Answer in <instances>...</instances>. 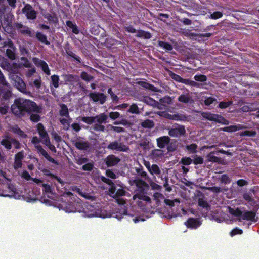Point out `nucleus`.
<instances>
[{
	"label": "nucleus",
	"mask_w": 259,
	"mask_h": 259,
	"mask_svg": "<svg viewBox=\"0 0 259 259\" xmlns=\"http://www.w3.org/2000/svg\"><path fill=\"white\" fill-rule=\"evenodd\" d=\"M142 127L145 128H152L154 126V122L150 119H146L141 122Z\"/></svg>",
	"instance_id": "b1692460"
},
{
	"label": "nucleus",
	"mask_w": 259,
	"mask_h": 259,
	"mask_svg": "<svg viewBox=\"0 0 259 259\" xmlns=\"http://www.w3.org/2000/svg\"><path fill=\"white\" fill-rule=\"evenodd\" d=\"M178 101L184 103H188L190 102L191 98L188 94H182L178 98Z\"/></svg>",
	"instance_id": "c756f323"
},
{
	"label": "nucleus",
	"mask_w": 259,
	"mask_h": 259,
	"mask_svg": "<svg viewBox=\"0 0 259 259\" xmlns=\"http://www.w3.org/2000/svg\"><path fill=\"white\" fill-rule=\"evenodd\" d=\"M67 26L72 29L73 33L77 34L79 33V31L77 28V26L73 24L71 21H67L66 22Z\"/></svg>",
	"instance_id": "7c9ffc66"
},
{
	"label": "nucleus",
	"mask_w": 259,
	"mask_h": 259,
	"mask_svg": "<svg viewBox=\"0 0 259 259\" xmlns=\"http://www.w3.org/2000/svg\"><path fill=\"white\" fill-rule=\"evenodd\" d=\"M107 148L111 150H116L119 152H127L130 149L128 146L117 141L110 142L107 146Z\"/></svg>",
	"instance_id": "20e7f679"
},
{
	"label": "nucleus",
	"mask_w": 259,
	"mask_h": 259,
	"mask_svg": "<svg viewBox=\"0 0 259 259\" xmlns=\"http://www.w3.org/2000/svg\"><path fill=\"white\" fill-rule=\"evenodd\" d=\"M40 142V141L37 136H34L31 140L32 143L35 145V147L37 149L38 152L40 153L48 161L53 164H58L57 161L51 157L42 148L41 146L37 145V144H38Z\"/></svg>",
	"instance_id": "f03ea898"
},
{
	"label": "nucleus",
	"mask_w": 259,
	"mask_h": 259,
	"mask_svg": "<svg viewBox=\"0 0 259 259\" xmlns=\"http://www.w3.org/2000/svg\"><path fill=\"white\" fill-rule=\"evenodd\" d=\"M33 63L37 66L41 68L43 71L48 75L50 74V71L47 64L44 61L39 59L37 58L32 59Z\"/></svg>",
	"instance_id": "9b49d317"
},
{
	"label": "nucleus",
	"mask_w": 259,
	"mask_h": 259,
	"mask_svg": "<svg viewBox=\"0 0 259 259\" xmlns=\"http://www.w3.org/2000/svg\"><path fill=\"white\" fill-rule=\"evenodd\" d=\"M158 45L168 51H171L173 49L172 46L170 44L162 41H159Z\"/></svg>",
	"instance_id": "e433bc0d"
},
{
	"label": "nucleus",
	"mask_w": 259,
	"mask_h": 259,
	"mask_svg": "<svg viewBox=\"0 0 259 259\" xmlns=\"http://www.w3.org/2000/svg\"><path fill=\"white\" fill-rule=\"evenodd\" d=\"M36 37L39 41L46 45L50 44V42L47 40V36L41 32H37Z\"/></svg>",
	"instance_id": "a878e982"
},
{
	"label": "nucleus",
	"mask_w": 259,
	"mask_h": 259,
	"mask_svg": "<svg viewBox=\"0 0 259 259\" xmlns=\"http://www.w3.org/2000/svg\"><path fill=\"white\" fill-rule=\"evenodd\" d=\"M15 27L23 35H27L30 37H33L35 36V32L32 30L28 27L23 25L21 23H15Z\"/></svg>",
	"instance_id": "423d86ee"
},
{
	"label": "nucleus",
	"mask_w": 259,
	"mask_h": 259,
	"mask_svg": "<svg viewBox=\"0 0 259 259\" xmlns=\"http://www.w3.org/2000/svg\"><path fill=\"white\" fill-rule=\"evenodd\" d=\"M6 55L8 58L11 60L15 59V54L14 52L11 49H8L6 50Z\"/></svg>",
	"instance_id": "680f3d73"
},
{
	"label": "nucleus",
	"mask_w": 259,
	"mask_h": 259,
	"mask_svg": "<svg viewBox=\"0 0 259 259\" xmlns=\"http://www.w3.org/2000/svg\"><path fill=\"white\" fill-rule=\"evenodd\" d=\"M94 164L92 163H88L83 165L82 167V169L84 171H91L93 170Z\"/></svg>",
	"instance_id": "6e6d98bb"
},
{
	"label": "nucleus",
	"mask_w": 259,
	"mask_h": 259,
	"mask_svg": "<svg viewBox=\"0 0 259 259\" xmlns=\"http://www.w3.org/2000/svg\"><path fill=\"white\" fill-rule=\"evenodd\" d=\"M120 159L116 156L111 154L108 155L105 159V162L108 167H112L117 165Z\"/></svg>",
	"instance_id": "ddd939ff"
},
{
	"label": "nucleus",
	"mask_w": 259,
	"mask_h": 259,
	"mask_svg": "<svg viewBox=\"0 0 259 259\" xmlns=\"http://www.w3.org/2000/svg\"><path fill=\"white\" fill-rule=\"evenodd\" d=\"M217 99L214 98L209 97L206 98L204 100V104L205 105L209 106L211 104L214 103V102H217Z\"/></svg>",
	"instance_id": "3c124183"
},
{
	"label": "nucleus",
	"mask_w": 259,
	"mask_h": 259,
	"mask_svg": "<svg viewBox=\"0 0 259 259\" xmlns=\"http://www.w3.org/2000/svg\"><path fill=\"white\" fill-rule=\"evenodd\" d=\"M256 134L255 132L253 131H249V130H246L243 131L241 133V136H250V137H253Z\"/></svg>",
	"instance_id": "bf43d9fd"
},
{
	"label": "nucleus",
	"mask_w": 259,
	"mask_h": 259,
	"mask_svg": "<svg viewBox=\"0 0 259 259\" xmlns=\"http://www.w3.org/2000/svg\"><path fill=\"white\" fill-rule=\"evenodd\" d=\"M205 114L206 115L203 116V117L210 121H215L225 125L229 124V121L220 115L212 113H206Z\"/></svg>",
	"instance_id": "0eeeda50"
},
{
	"label": "nucleus",
	"mask_w": 259,
	"mask_h": 259,
	"mask_svg": "<svg viewBox=\"0 0 259 259\" xmlns=\"http://www.w3.org/2000/svg\"><path fill=\"white\" fill-rule=\"evenodd\" d=\"M136 83H138L143 87L148 89L149 90H151L152 91L157 92V90L156 89V88L155 87L154 85L148 83L147 82H135Z\"/></svg>",
	"instance_id": "c85d7f7f"
},
{
	"label": "nucleus",
	"mask_w": 259,
	"mask_h": 259,
	"mask_svg": "<svg viewBox=\"0 0 259 259\" xmlns=\"http://www.w3.org/2000/svg\"><path fill=\"white\" fill-rule=\"evenodd\" d=\"M222 130L226 132H234L238 130V128L236 125H231L229 126H226L222 128Z\"/></svg>",
	"instance_id": "09e8293b"
},
{
	"label": "nucleus",
	"mask_w": 259,
	"mask_h": 259,
	"mask_svg": "<svg viewBox=\"0 0 259 259\" xmlns=\"http://www.w3.org/2000/svg\"><path fill=\"white\" fill-rule=\"evenodd\" d=\"M219 152H220L221 153H225V151L223 150H221L219 151H213L211 152L209 154L207 155L206 158L207 160L209 162H212L213 163H221V159L220 157H218L217 156H215L214 154L215 153H218Z\"/></svg>",
	"instance_id": "4468645a"
},
{
	"label": "nucleus",
	"mask_w": 259,
	"mask_h": 259,
	"mask_svg": "<svg viewBox=\"0 0 259 259\" xmlns=\"http://www.w3.org/2000/svg\"><path fill=\"white\" fill-rule=\"evenodd\" d=\"M1 144L7 149L10 150L12 148V144L8 139H4L2 140Z\"/></svg>",
	"instance_id": "58836bf2"
},
{
	"label": "nucleus",
	"mask_w": 259,
	"mask_h": 259,
	"mask_svg": "<svg viewBox=\"0 0 259 259\" xmlns=\"http://www.w3.org/2000/svg\"><path fill=\"white\" fill-rule=\"evenodd\" d=\"M192 162V159L190 157H183L181 159V163L184 165H189Z\"/></svg>",
	"instance_id": "5fc2aeb1"
},
{
	"label": "nucleus",
	"mask_w": 259,
	"mask_h": 259,
	"mask_svg": "<svg viewBox=\"0 0 259 259\" xmlns=\"http://www.w3.org/2000/svg\"><path fill=\"white\" fill-rule=\"evenodd\" d=\"M165 117L171 120H179V115L178 114H170L169 113H166L165 115Z\"/></svg>",
	"instance_id": "0e129e2a"
},
{
	"label": "nucleus",
	"mask_w": 259,
	"mask_h": 259,
	"mask_svg": "<svg viewBox=\"0 0 259 259\" xmlns=\"http://www.w3.org/2000/svg\"><path fill=\"white\" fill-rule=\"evenodd\" d=\"M90 96L95 102H99L100 104H103L106 100V96L103 93H91Z\"/></svg>",
	"instance_id": "f8f14e48"
},
{
	"label": "nucleus",
	"mask_w": 259,
	"mask_h": 259,
	"mask_svg": "<svg viewBox=\"0 0 259 259\" xmlns=\"http://www.w3.org/2000/svg\"><path fill=\"white\" fill-rule=\"evenodd\" d=\"M81 121L88 124L91 125L95 122V116H87L81 117Z\"/></svg>",
	"instance_id": "c9c22d12"
},
{
	"label": "nucleus",
	"mask_w": 259,
	"mask_h": 259,
	"mask_svg": "<svg viewBox=\"0 0 259 259\" xmlns=\"http://www.w3.org/2000/svg\"><path fill=\"white\" fill-rule=\"evenodd\" d=\"M145 193H137L134 196V197H137L140 200L149 202L151 200L150 197L147 195H145Z\"/></svg>",
	"instance_id": "4c0bfd02"
},
{
	"label": "nucleus",
	"mask_w": 259,
	"mask_h": 259,
	"mask_svg": "<svg viewBox=\"0 0 259 259\" xmlns=\"http://www.w3.org/2000/svg\"><path fill=\"white\" fill-rule=\"evenodd\" d=\"M188 228L196 229L201 225L200 221L197 218H190L185 223Z\"/></svg>",
	"instance_id": "2eb2a0df"
},
{
	"label": "nucleus",
	"mask_w": 259,
	"mask_h": 259,
	"mask_svg": "<svg viewBox=\"0 0 259 259\" xmlns=\"http://www.w3.org/2000/svg\"><path fill=\"white\" fill-rule=\"evenodd\" d=\"M231 180L226 174H223L221 176V182L225 184H228L230 183Z\"/></svg>",
	"instance_id": "603ef678"
},
{
	"label": "nucleus",
	"mask_w": 259,
	"mask_h": 259,
	"mask_svg": "<svg viewBox=\"0 0 259 259\" xmlns=\"http://www.w3.org/2000/svg\"><path fill=\"white\" fill-rule=\"evenodd\" d=\"M148 171L152 175H158L161 174V170L159 166L156 164H152L150 170H148Z\"/></svg>",
	"instance_id": "cd10ccee"
},
{
	"label": "nucleus",
	"mask_w": 259,
	"mask_h": 259,
	"mask_svg": "<svg viewBox=\"0 0 259 259\" xmlns=\"http://www.w3.org/2000/svg\"><path fill=\"white\" fill-rule=\"evenodd\" d=\"M66 212H76L77 211L80 212V210H77V209L72 204H69L64 207L63 209Z\"/></svg>",
	"instance_id": "f704fd0d"
},
{
	"label": "nucleus",
	"mask_w": 259,
	"mask_h": 259,
	"mask_svg": "<svg viewBox=\"0 0 259 259\" xmlns=\"http://www.w3.org/2000/svg\"><path fill=\"white\" fill-rule=\"evenodd\" d=\"M128 112L135 114H139L140 112L138 106L136 104H133L130 106Z\"/></svg>",
	"instance_id": "a19ab883"
},
{
	"label": "nucleus",
	"mask_w": 259,
	"mask_h": 259,
	"mask_svg": "<svg viewBox=\"0 0 259 259\" xmlns=\"http://www.w3.org/2000/svg\"><path fill=\"white\" fill-rule=\"evenodd\" d=\"M11 110L12 112L18 117L24 116L26 113L40 112V108L36 103L21 98L15 99L13 104L11 105Z\"/></svg>",
	"instance_id": "f257e3e1"
},
{
	"label": "nucleus",
	"mask_w": 259,
	"mask_h": 259,
	"mask_svg": "<svg viewBox=\"0 0 259 259\" xmlns=\"http://www.w3.org/2000/svg\"><path fill=\"white\" fill-rule=\"evenodd\" d=\"M42 187L43 188V193L46 194H52V188L51 186L47 184H42Z\"/></svg>",
	"instance_id": "72a5a7b5"
},
{
	"label": "nucleus",
	"mask_w": 259,
	"mask_h": 259,
	"mask_svg": "<svg viewBox=\"0 0 259 259\" xmlns=\"http://www.w3.org/2000/svg\"><path fill=\"white\" fill-rule=\"evenodd\" d=\"M81 77L83 80L85 81H90L93 79L92 76L84 72L81 73Z\"/></svg>",
	"instance_id": "338daca9"
},
{
	"label": "nucleus",
	"mask_w": 259,
	"mask_h": 259,
	"mask_svg": "<svg viewBox=\"0 0 259 259\" xmlns=\"http://www.w3.org/2000/svg\"><path fill=\"white\" fill-rule=\"evenodd\" d=\"M76 148L79 150H85L89 147V145L88 142L78 141L76 142L75 144Z\"/></svg>",
	"instance_id": "5701e85b"
},
{
	"label": "nucleus",
	"mask_w": 259,
	"mask_h": 259,
	"mask_svg": "<svg viewBox=\"0 0 259 259\" xmlns=\"http://www.w3.org/2000/svg\"><path fill=\"white\" fill-rule=\"evenodd\" d=\"M229 212L233 216L241 218L243 211L240 208H233L229 207Z\"/></svg>",
	"instance_id": "aec40b11"
},
{
	"label": "nucleus",
	"mask_w": 259,
	"mask_h": 259,
	"mask_svg": "<svg viewBox=\"0 0 259 259\" xmlns=\"http://www.w3.org/2000/svg\"><path fill=\"white\" fill-rule=\"evenodd\" d=\"M111 129L118 133H122L125 132V129L122 127L114 126L111 125Z\"/></svg>",
	"instance_id": "69168bd1"
},
{
	"label": "nucleus",
	"mask_w": 259,
	"mask_h": 259,
	"mask_svg": "<svg viewBox=\"0 0 259 259\" xmlns=\"http://www.w3.org/2000/svg\"><path fill=\"white\" fill-rule=\"evenodd\" d=\"M51 135L52 138L57 143H59L61 141V137L56 132H53Z\"/></svg>",
	"instance_id": "774afa93"
},
{
	"label": "nucleus",
	"mask_w": 259,
	"mask_h": 259,
	"mask_svg": "<svg viewBox=\"0 0 259 259\" xmlns=\"http://www.w3.org/2000/svg\"><path fill=\"white\" fill-rule=\"evenodd\" d=\"M36 127L37 131L41 139H44L49 136L44 126V125L41 123H38L37 124Z\"/></svg>",
	"instance_id": "a211bd4d"
},
{
	"label": "nucleus",
	"mask_w": 259,
	"mask_h": 259,
	"mask_svg": "<svg viewBox=\"0 0 259 259\" xmlns=\"http://www.w3.org/2000/svg\"><path fill=\"white\" fill-rule=\"evenodd\" d=\"M134 182L137 186L138 193H146L149 189V185L146 182L139 178L135 179Z\"/></svg>",
	"instance_id": "1a4fd4ad"
},
{
	"label": "nucleus",
	"mask_w": 259,
	"mask_h": 259,
	"mask_svg": "<svg viewBox=\"0 0 259 259\" xmlns=\"http://www.w3.org/2000/svg\"><path fill=\"white\" fill-rule=\"evenodd\" d=\"M136 171L138 175L140 176L145 179H147L148 178V175L147 172L144 170L142 167L137 168Z\"/></svg>",
	"instance_id": "49530a36"
},
{
	"label": "nucleus",
	"mask_w": 259,
	"mask_h": 259,
	"mask_svg": "<svg viewBox=\"0 0 259 259\" xmlns=\"http://www.w3.org/2000/svg\"><path fill=\"white\" fill-rule=\"evenodd\" d=\"M12 131L14 133L17 134L22 138H26L27 137V135L17 125H16L12 128Z\"/></svg>",
	"instance_id": "393cba45"
},
{
	"label": "nucleus",
	"mask_w": 259,
	"mask_h": 259,
	"mask_svg": "<svg viewBox=\"0 0 259 259\" xmlns=\"http://www.w3.org/2000/svg\"><path fill=\"white\" fill-rule=\"evenodd\" d=\"M163 151L160 149H154L152 150L151 155L153 158L157 159L163 156Z\"/></svg>",
	"instance_id": "2f4dec72"
},
{
	"label": "nucleus",
	"mask_w": 259,
	"mask_h": 259,
	"mask_svg": "<svg viewBox=\"0 0 259 259\" xmlns=\"http://www.w3.org/2000/svg\"><path fill=\"white\" fill-rule=\"evenodd\" d=\"M5 188H6L8 191V193L10 194H12V197L14 195L16 192V188L12 184H8L7 186H5Z\"/></svg>",
	"instance_id": "79ce46f5"
},
{
	"label": "nucleus",
	"mask_w": 259,
	"mask_h": 259,
	"mask_svg": "<svg viewBox=\"0 0 259 259\" xmlns=\"http://www.w3.org/2000/svg\"><path fill=\"white\" fill-rule=\"evenodd\" d=\"M192 162L195 165L202 164L204 162V160L202 157L195 155L192 160Z\"/></svg>",
	"instance_id": "c03bdc74"
},
{
	"label": "nucleus",
	"mask_w": 259,
	"mask_h": 259,
	"mask_svg": "<svg viewBox=\"0 0 259 259\" xmlns=\"http://www.w3.org/2000/svg\"><path fill=\"white\" fill-rule=\"evenodd\" d=\"M188 150L191 153H195L197 152V145L196 144H191L186 146Z\"/></svg>",
	"instance_id": "37998d69"
},
{
	"label": "nucleus",
	"mask_w": 259,
	"mask_h": 259,
	"mask_svg": "<svg viewBox=\"0 0 259 259\" xmlns=\"http://www.w3.org/2000/svg\"><path fill=\"white\" fill-rule=\"evenodd\" d=\"M108 116L105 113H100L95 116V121L99 124H105L108 122Z\"/></svg>",
	"instance_id": "f3484780"
},
{
	"label": "nucleus",
	"mask_w": 259,
	"mask_h": 259,
	"mask_svg": "<svg viewBox=\"0 0 259 259\" xmlns=\"http://www.w3.org/2000/svg\"><path fill=\"white\" fill-rule=\"evenodd\" d=\"M233 104V102L231 101H229L228 102L222 101L220 102L219 104L218 107L221 109H225Z\"/></svg>",
	"instance_id": "de8ad7c7"
},
{
	"label": "nucleus",
	"mask_w": 259,
	"mask_h": 259,
	"mask_svg": "<svg viewBox=\"0 0 259 259\" xmlns=\"http://www.w3.org/2000/svg\"><path fill=\"white\" fill-rule=\"evenodd\" d=\"M0 61H1V66L3 68H8V67L10 65L8 60L4 57H2L0 58Z\"/></svg>",
	"instance_id": "8fccbe9b"
},
{
	"label": "nucleus",
	"mask_w": 259,
	"mask_h": 259,
	"mask_svg": "<svg viewBox=\"0 0 259 259\" xmlns=\"http://www.w3.org/2000/svg\"><path fill=\"white\" fill-rule=\"evenodd\" d=\"M169 76L175 81H189L188 79H183L181 78L179 75L172 73L171 71L168 72Z\"/></svg>",
	"instance_id": "ea45409f"
},
{
	"label": "nucleus",
	"mask_w": 259,
	"mask_h": 259,
	"mask_svg": "<svg viewBox=\"0 0 259 259\" xmlns=\"http://www.w3.org/2000/svg\"><path fill=\"white\" fill-rule=\"evenodd\" d=\"M170 141L168 136H162L157 139V146L160 148H163Z\"/></svg>",
	"instance_id": "dca6fc26"
},
{
	"label": "nucleus",
	"mask_w": 259,
	"mask_h": 259,
	"mask_svg": "<svg viewBox=\"0 0 259 259\" xmlns=\"http://www.w3.org/2000/svg\"><path fill=\"white\" fill-rule=\"evenodd\" d=\"M15 85L17 88L22 93L27 92L26 85L25 82H14Z\"/></svg>",
	"instance_id": "bb28decb"
},
{
	"label": "nucleus",
	"mask_w": 259,
	"mask_h": 259,
	"mask_svg": "<svg viewBox=\"0 0 259 259\" xmlns=\"http://www.w3.org/2000/svg\"><path fill=\"white\" fill-rule=\"evenodd\" d=\"M31 121L34 122H37L40 120V116L37 114H31L30 116Z\"/></svg>",
	"instance_id": "052dcab7"
},
{
	"label": "nucleus",
	"mask_w": 259,
	"mask_h": 259,
	"mask_svg": "<svg viewBox=\"0 0 259 259\" xmlns=\"http://www.w3.org/2000/svg\"><path fill=\"white\" fill-rule=\"evenodd\" d=\"M21 60L23 62V65L26 68H31L32 67L31 63L28 61L27 58L25 57H22L21 58Z\"/></svg>",
	"instance_id": "864d4df0"
},
{
	"label": "nucleus",
	"mask_w": 259,
	"mask_h": 259,
	"mask_svg": "<svg viewBox=\"0 0 259 259\" xmlns=\"http://www.w3.org/2000/svg\"><path fill=\"white\" fill-rule=\"evenodd\" d=\"M108 93L110 94L113 102H117L119 100V97L113 92L111 88L108 89Z\"/></svg>",
	"instance_id": "4d7b16f0"
},
{
	"label": "nucleus",
	"mask_w": 259,
	"mask_h": 259,
	"mask_svg": "<svg viewBox=\"0 0 259 259\" xmlns=\"http://www.w3.org/2000/svg\"><path fill=\"white\" fill-rule=\"evenodd\" d=\"M243 198L247 201L249 205L253 206L256 204L255 200L252 198V195L250 193H245L243 195Z\"/></svg>",
	"instance_id": "6ab92c4d"
},
{
	"label": "nucleus",
	"mask_w": 259,
	"mask_h": 259,
	"mask_svg": "<svg viewBox=\"0 0 259 259\" xmlns=\"http://www.w3.org/2000/svg\"><path fill=\"white\" fill-rule=\"evenodd\" d=\"M198 203L199 206L205 209L206 213L210 209V205L203 198H199Z\"/></svg>",
	"instance_id": "412c9836"
},
{
	"label": "nucleus",
	"mask_w": 259,
	"mask_h": 259,
	"mask_svg": "<svg viewBox=\"0 0 259 259\" xmlns=\"http://www.w3.org/2000/svg\"><path fill=\"white\" fill-rule=\"evenodd\" d=\"M93 128L94 130H95V131H97V132H105V126L101 124H99L98 123L94 124Z\"/></svg>",
	"instance_id": "a18cd8bd"
},
{
	"label": "nucleus",
	"mask_w": 259,
	"mask_h": 259,
	"mask_svg": "<svg viewBox=\"0 0 259 259\" xmlns=\"http://www.w3.org/2000/svg\"><path fill=\"white\" fill-rule=\"evenodd\" d=\"M243 233V230L239 228L236 227L235 228L233 229L231 232H230V235L231 236H234L237 234H242Z\"/></svg>",
	"instance_id": "13d9d810"
},
{
	"label": "nucleus",
	"mask_w": 259,
	"mask_h": 259,
	"mask_svg": "<svg viewBox=\"0 0 259 259\" xmlns=\"http://www.w3.org/2000/svg\"><path fill=\"white\" fill-rule=\"evenodd\" d=\"M22 12L26 14L27 18L34 20L36 18V13L32 7L29 5H26L22 9Z\"/></svg>",
	"instance_id": "9d476101"
},
{
	"label": "nucleus",
	"mask_w": 259,
	"mask_h": 259,
	"mask_svg": "<svg viewBox=\"0 0 259 259\" xmlns=\"http://www.w3.org/2000/svg\"><path fill=\"white\" fill-rule=\"evenodd\" d=\"M8 82H0V97L4 100H9L12 96L10 87Z\"/></svg>",
	"instance_id": "7ed1b4c3"
},
{
	"label": "nucleus",
	"mask_w": 259,
	"mask_h": 259,
	"mask_svg": "<svg viewBox=\"0 0 259 259\" xmlns=\"http://www.w3.org/2000/svg\"><path fill=\"white\" fill-rule=\"evenodd\" d=\"M257 209L254 210H245L243 211L241 218H238V220L250 221L252 222H256L257 221L258 218L256 217Z\"/></svg>",
	"instance_id": "39448f33"
},
{
	"label": "nucleus",
	"mask_w": 259,
	"mask_h": 259,
	"mask_svg": "<svg viewBox=\"0 0 259 259\" xmlns=\"http://www.w3.org/2000/svg\"><path fill=\"white\" fill-rule=\"evenodd\" d=\"M186 134L185 126L182 125L177 124V126L170 129L168 134L172 137H180L184 136Z\"/></svg>",
	"instance_id": "6e6552de"
},
{
	"label": "nucleus",
	"mask_w": 259,
	"mask_h": 259,
	"mask_svg": "<svg viewBox=\"0 0 259 259\" xmlns=\"http://www.w3.org/2000/svg\"><path fill=\"white\" fill-rule=\"evenodd\" d=\"M24 157V151H21L18 152L15 155V159H16L18 161H22V160H23Z\"/></svg>",
	"instance_id": "e2e57ef3"
},
{
	"label": "nucleus",
	"mask_w": 259,
	"mask_h": 259,
	"mask_svg": "<svg viewBox=\"0 0 259 259\" xmlns=\"http://www.w3.org/2000/svg\"><path fill=\"white\" fill-rule=\"evenodd\" d=\"M212 35L210 33H207L205 34H196L191 32L189 34V37L190 38H194L195 37L198 36L199 38L202 37H209Z\"/></svg>",
	"instance_id": "473e14b6"
},
{
	"label": "nucleus",
	"mask_w": 259,
	"mask_h": 259,
	"mask_svg": "<svg viewBox=\"0 0 259 259\" xmlns=\"http://www.w3.org/2000/svg\"><path fill=\"white\" fill-rule=\"evenodd\" d=\"M59 113L61 116H64L67 118L69 117L68 109L67 106L65 104H62V105L61 106V109L59 111Z\"/></svg>",
	"instance_id": "4be33fe9"
}]
</instances>
